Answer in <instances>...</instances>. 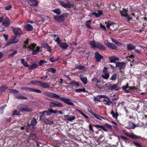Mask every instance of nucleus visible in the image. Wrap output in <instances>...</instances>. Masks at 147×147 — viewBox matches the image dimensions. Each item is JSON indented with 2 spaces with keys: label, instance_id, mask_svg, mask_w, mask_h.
<instances>
[{
  "label": "nucleus",
  "instance_id": "f257e3e1",
  "mask_svg": "<svg viewBox=\"0 0 147 147\" xmlns=\"http://www.w3.org/2000/svg\"><path fill=\"white\" fill-rule=\"evenodd\" d=\"M43 94L50 98H59V100L63 102L68 105L72 106H74V103L71 101V100L70 99L61 97L59 95L50 92H44Z\"/></svg>",
  "mask_w": 147,
  "mask_h": 147
},
{
  "label": "nucleus",
  "instance_id": "f03ea898",
  "mask_svg": "<svg viewBox=\"0 0 147 147\" xmlns=\"http://www.w3.org/2000/svg\"><path fill=\"white\" fill-rule=\"evenodd\" d=\"M89 44L93 48H98L102 50L106 49L105 47L102 44L98 41H96L94 39L92 41H90Z\"/></svg>",
  "mask_w": 147,
  "mask_h": 147
},
{
  "label": "nucleus",
  "instance_id": "7ed1b4c3",
  "mask_svg": "<svg viewBox=\"0 0 147 147\" xmlns=\"http://www.w3.org/2000/svg\"><path fill=\"white\" fill-rule=\"evenodd\" d=\"M36 46V44L34 43L31 44L28 47V49H29V50L31 51L33 50L32 53V55H36L37 54V52H39L40 47L39 46H37L36 47V49L34 50Z\"/></svg>",
  "mask_w": 147,
  "mask_h": 147
},
{
  "label": "nucleus",
  "instance_id": "20e7f679",
  "mask_svg": "<svg viewBox=\"0 0 147 147\" xmlns=\"http://www.w3.org/2000/svg\"><path fill=\"white\" fill-rule=\"evenodd\" d=\"M124 91L127 93H130L131 92H135L137 90V89L135 87L129 86L127 83L126 86H124L122 87Z\"/></svg>",
  "mask_w": 147,
  "mask_h": 147
},
{
  "label": "nucleus",
  "instance_id": "39448f33",
  "mask_svg": "<svg viewBox=\"0 0 147 147\" xmlns=\"http://www.w3.org/2000/svg\"><path fill=\"white\" fill-rule=\"evenodd\" d=\"M68 15V13H65L60 16H55L54 17V19L55 21L57 22H62L64 21L65 20V18L67 17Z\"/></svg>",
  "mask_w": 147,
  "mask_h": 147
},
{
  "label": "nucleus",
  "instance_id": "423d86ee",
  "mask_svg": "<svg viewBox=\"0 0 147 147\" xmlns=\"http://www.w3.org/2000/svg\"><path fill=\"white\" fill-rule=\"evenodd\" d=\"M49 100L52 101L49 103V106L51 108L56 107L62 108L64 107V106L62 103L59 102L55 100Z\"/></svg>",
  "mask_w": 147,
  "mask_h": 147
},
{
  "label": "nucleus",
  "instance_id": "0eeeda50",
  "mask_svg": "<svg viewBox=\"0 0 147 147\" xmlns=\"http://www.w3.org/2000/svg\"><path fill=\"white\" fill-rule=\"evenodd\" d=\"M18 108L19 110L21 111H26L27 112L32 111L31 109H29L28 106L25 105H20L18 107Z\"/></svg>",
  "mask_w": 147,
  "mask_h": 147
},
{
  "label": "nucleus",
  "instance_id": "6e6552de",
  "mask_svg": "<svg viewBox=\"0 0 147 147\" xmlns=\"http://www.w3.org/2000/svg\"><path fill=\"white\" fill-rule=\"evenodd\" d=\"M11 29L15 36H20L23 34L22 30L20 28L13 27L11 28Z\"/></svg>",
  "mask_w": 147,
  "mask_h": 147
},
{
  "label": "nucleus",
  "instance_id": "1a4fd4ad",
  "mask_svg": "<svg viewBox=\"0 0 147 147\" xmlns=\"http://www.w3.org/2000/svg\"><path fill=\"white\" fill-rule=\"evenodd\" d=\"M125 67V64L124 62H118L116 63V67L119 68V70L120 72H122V69H123Z\"/></svg>",
  "mask_w": 147,
  "mask_h": 147
},
{
  "label": "nucleus",
  "instance_id": "9d476101",
  "mask_svg": "<svg viewBox=\"0 0 147 147\" xmlns=\"http://www.w3.org/2000/svg\"><path fill=\"white\" fill-rule=\"evenodd\" d=\"M125 134V135L127 136L132 139H134L135 140L139 139H141L142 140V138L141 136H137L134 134H129L128 133H126Z\"/></svg>",
  "mask_w": 147,
  "mask_h": 147
},
{
  "label": "nucleus",
  "instance_id": "9b49d317",
  "mask_svg": "<svg viewBox=\"0 0 147 147\" xmlns=\"http://www.w3.org/2000/svg\"><path fill=\"white\" fill-rule=\"evenodd\" d=\"M95 58L96 59V62H100L101 59H104L103 57L98 51H96L95 53Z\"/></svg>",
  "mask_w": 147,
  "mask_h": 147
},
{
  "label": "nucleus",
  "instance_id": "f8f14e48",
  "mask_svg": "<svg viewBox=\"0 0 147 147\" xmlns=\"http://www.w3.org/2000/svg\"><path fill=\"white\" fill-rule=\"evenodd\" d=\"M39 114L40 115V118L44 115L47 116L50 115L51 114V109L49 108L48 111H42L40 112L39 113Z\"/></svg>",
  "mask_w": 147,
  "mask_h": 147
},
{
  "label": "nucleus",
  "instance_id": "ddd939ff",
  "mask_svg": "<svg viewBox=\"0 0 147 147\" xmlns=\"http://www.w3.org/2000/svg\"><path fill=\"white\" fill-rule=\"evenodd\" d=\"M118 86V84H116L113 85L110 84L108 87V89L111 90H115V91L118 90L120 89L119 88H117Z\"/></svg>",
  "mask_w": 147,
  "mask_h": 147
},
{
  "label": "nucleus",
  "instance_id": "4468645a",
  "mask_svg": "<svg viewBox=\"0 0 147 147\" xmlns=\"http://www.w3.org/2000/svg\"><path fill=\"white\" fill-rule=\"evenodd\" d=\"M109 60L110 61L111 63H116L117 61H119V58L116 57L114 55H113L109 57Z\"/></svg>",
  "mask_w": 147,
  "mask_h": 147
},
{
  "label": "nucleus",
  "instance_id": "2eb2a0df",
  "mask_svg": "<svg viewBox=\"0 0 147 147\" xmlns=\"http://www.w3.org/2000/svg\"><path fill=\"white\" fill-rule=\"evenodd\" d=\"M28 3L31 6L36 7L38 5L37 0H27Z\"/></svg>",
  "mask_w": 147,
  "mask_h": 147
},
{
  "label": "nucleus",
  "instance_id": "dca6fc26",
  "mask_svg": "<svg viewBox=\"0 0 147 147\" xmlns=\"http://www.w3.org/2000/svg\"><path fill=\"white\" fill-rule=\"evenodd\" d=\"M10 24V21L8 18H6L2 23L3 26H9Z\"/></svg>",
  "mask_w": 147,
  "mask_h": 147
},
{
  "label": "nucleus",
  "instance_id": "f3484780",
  "mask_svg": "<svg viewBox=\"0 0 147 147\" xmlns=\"http://www.w3.org/2000/svg\"><path fill=\"white\" fill-rule=\"evenodd\" d=\"M37 123V120L34 117L31 120V123L28 124V127H30L31 126H33V128H34V126L36 125Z\"/></svg>",
  "mask_w": 147,
  "mask_h": 147
},
{
  "label": "nucleus",
  "instance_id": "a211bd4d",
  "mask_svg": "<svg viewBox=\"0 0 147 147\" xmlns=\"http://www.w3.org/2000/svg\"><path fill=\"white\" fill-rule=\"evenodd\" d=\"M39 86L45 89L49 88L50 87L49 84L48 83L42 82L41 81Z\"/></svg>",
  "mask_w": 147,
  "mask_h": 147
},
{
  "label": "nucleus",
  "instance_id": "6ab92c4d",
  "mask_svg": "<svg viewBox=\"0 0 147 147\" xmlns=\"http://www.w3.org/2000/svg\"><path fill=\"white\" fill-rule=\"evenodd\" d=\"M15 98L19 99L27 100L28 98L24 96L21 95L19 94L14 95Z\"/></svg>",
  "mask_w": 147,
  "mask_h": 147
},
{
  "label": "nucleus",
  "instance_id": "aec40b11",
  "mask_svg": "<svg viewBox=\"0 0 147 147\" xmlns=\"http://www.w3.org/2000/svg\"><path fill=\"white\" fill-rule=\"evenodd\" d=\"M128 126L129 129H134L136 127H138V126L134 124L131 121H129L128 123Z\"/></svg>",
  "mask_w": 147,
  "mask_h": 147
},
{
  "label": "nucleus",
  "instance_id": "412c9836",
  "mask_svg": "<svg viewBox=\"0 0 147 147\" xmlns=\"http://www.w3.org/2000/svg\"><path fill=\"white\" fill-rule=\"evenodd\" d=\"M79 77L81 80L84 84L87 83V79L86 77L84 76L81 75H80Z\"/></svg>",
  "mask_w": 147,
  "mask_h": 147
},
{
  "label": "nucleus",
  "instance_id": "4be33fe9",
  "mask_svg": "<svg viewBox=\"0 0 147 147\" xmlns=\"http://www.w3.org/2000/svg\"><path fill=\"white\" fill-rule=\"evenodd\" d=\"M24 29L27 31H31L33 30V28L32 25L28 24L26 25Z\"/></svg>",
  "mask_w": 147,
  "mask_h": 147
},
{
  "label": "nucleus",
  "instance_id": "5701e85b",
  "mask_svg": "<svg viewBox=\"0 0 147 147\" xmlns=\"http://www.w3.org/2000/svg\"><path fill=\"white\" fill-rule=\"evenodd\" d=\"M139 140H133L132 142V143L136 147H142V146L141 144L140 143Z\"/></svg>",
  "mask_w": 147,
  "mask_h": 147
},
{
  "label": "nucleus",
  "instance_id": "b1692460",
  "mask_svg": "<svg viewBox=\"0 0 147 147\" xmlns=\"http://www.w3.org/2000/svg\"><path fill=\"white\" fill-rule=\"evenodd\" d=\"M93 126L96 127L98 129L101 128L104 131L106 132H108L107 129L105 128V126H104L94 124H93Z\"/></svg>",
  "mask_w": 147,
  "mask_h": 147
},
{
  "label": "nucleus",
  "instance_id": "393cba45",
  "mask_svg": "<svg viewBox=\"0 0 147 147\" xmlns=\"http://www.w3.org/2000/svg\"><path fill=\"white\" fill-rule=\"evenodd\" d=\"M93 126L96 127L98 129L101 128L104 131L106 132H108L107 129L105 128V126H104L94 124H93Z\"/></svg>",
  "mask_w": 147,
  "mask_h": 147
},
{
  "label": "nucleus",
  "instance_id": "a878e982",
  "mask_svg": "<svg viewBox=\"0 0 147 147\" xmlns=\"http://www.w3.org/2000/svg\"><path fill=\"white\" fill-rule=\"evenodd\" d=\"M70 86H76L78 87L80 86V84L78 82H76L75 80H73L69 83Z\"/></svg>",
  "mask_w": 147,
  "mask_h": 147
},
{
  "label": "nucleus",
  "instance_id": "bb28decb",
  "mask_svg": "<svg viewBox=\"0 0 147 147\" xmlns=\"http://www.w3.org/2000/svg\"><path fill=\"white\" fill-rule=\"evenodd\" d=\"M64 117L68 120L69 121H71L72 120H74L76 117L74 116H70L69 115H64Z\"/></svg>",
  "mask_w": 147,
  "mask_h": 147
},
{
  "label": "nucleus",
  "instance_id": "cd10ccee",
  "mask_svg": "<svg viewBox=\"0 0 147 147\" xmlns=\"http://www.w3.org/2000/svg\"><path fill=\"white\" fill-rule=\"evenodd\" d=\"M59 45L60 47L63 49H66L69 46L65 42L61 43Z\"/></svg>",
  "mask_w": 147,
  "mask_h": 147
},
{
  "label": "nucleus",
  "instance_id": "c85d7f7f",
  "mask_svg": "<svg viewBox=\"0 0 147 147\" xmlns=\"http://www.w3.org/2000/svg\"><path fill=\"white\" fill-rule=\"evenodd\" d=\"M8 88V87L6 85H2L0 86V94L2 93L3 92L5 91Z\"/></svg>",
  "mask_w": 147,
  "mask_h": 147
},
{
  "label": "nucleus",
  "instance_id": "c756f323",
  "mask_svg": "<svg viewBox=\"0 0 147 147\" xmlns=\"http://www.w3.org/2000/svg\"><path fill=\"white\" fill-rule=\"evenodd\" d=\"M135 47L132 44H128L127 45V49L128 51H131L135 49Z\"/></svg>",
  "mask_w": 147,
  "mask_h": 147
},
{
  "label": "nucleus",
  "instance_id": "7c9ffc66",
  "mask_svg": "<svg viewBox=\"0 0 147 147\" xmlns=\"http://www.w3.org/2000/svg\"><path fill=\"white\" fill-rule=\"evenodd\" d=\"M127 11L126 9L123 8L122 10L120 11L121 15L123 16L126 17L128 15Z\"/></svg>",
  "mask_w": 147,
  "mask_h": 147
},
{
  "label": "nucleus",
  "instance_id": "2f4dec72",
  "mask_svg": "<svg viewBox=\"0 0 147 147\" xmlns=\"http://www.w3.org/2000/svg\"><path fill=\"white\" fill-rule=\"evenodd\" d=\"M10 40L13 44L16 43L19 41V40L17 38L16 36L15 35Z\"/></svg>",
  "mask_w": 147,
  "mask_h": 147
},
{
  "label": "nucleus",
  "instance_id": "473e14b6",
  "mask_svg": "<svg viewBox=\"0 0 147 147\" xmlns=\"http://www.w3.org/2000/svg\"><path fill=\"white\" fill-rule=\"evenodd\" d=\"M75 69H78L79 70L84 69L85 68V66L81 65H75Z\"/></svg>",
  "mask_w": 147,
  "mask_h": 147
},
{
  "label": "nucleus",
  "instance_id": "72a5a7b5",
  "mask_svg": "<svg viewBox=\"0 0 147 147\" xmlns=\"http://www.w3.org/2000/svg\"><path fill=\"white\" fill-rule=\"evenodd\" d=\"M45 122V123L46 124H54V123L53 121H51L48 118L46 119H45V120L43 121Z\"/></svg>",
  "mask_w": 147,
  "mask_h": 147
},
{
  "label": "nucleus",
  "instance_id": "f704fd0d",
  "mask_svg": "<svg viewBox=\"0 0 147 147\" xmlns=\"http://www.w3.org/2000/svg\"><path fill=\"white\" fill-rule=\"evenodd\" d=\"M110 113L112 115L113 117L115 119H117L119 116V114L117 112L115 113L113 110H112Z\"/></svg>",
  "mask_w": 147,
  "mask_h": 147
},
{
  "label": "nucleus",
  "instance_id": "c9c22d12",
  "mask_svg": "<svg viewBox=\"0 0 147 147\" xmlns=\"http://www.w3.org/2000/svg\"><path fill=\"white\" fill-rule=\"evenodd\" d=\"M30 83L33 85L39 86L41 81L32 80L30 82Z\"/></svg>",
  "mask_w": 147,
  "mask_h": 147
},
{
  "label": "nucleus",
  "instance_id": "e433bc0d",
  "mask_svg": "<svg viewBox=\"0 0 147 147\" xmlns=\"http://www.w3.org/2000/svg\"><path fill=\"white\" fill-rule=\"evenodd\" d=\"M110 44L109 46L108 47L109 48L111 49L114 50H117V46L115 45L113 43H111V44Z\"/></svg>",
  "mask_w": 147,
  "mask_h": 147
},
{
  "label": "nucleus",
  "instance_id": "4c0bfd02",
  "mask_svg": "<svg viewBox=\"0 0 147 147\" xmlns=\"http://www.w3.org/2000/svg\"><path fill=\"white\" fill-rule=\"evenodd\" d=\"M38 67V65L34 63L30 67H29L28 69L29 70H32L37 68Z\"/></svg>",
  "mask_w": 147,
  "mask_h": 147
},
{
  "label": "nucleus",
  "instance_id": "58836bf2",
  "mask_svg": "<svg viewBox=\"0 0 147 147\" xmlns=\"http://www.w3.org/2000/svg\"><path fill=\"white\" fill-rule=\"evenodd\" d=\"M21 62L24 66L26 67H28L30 66L28 64L27 62L25 61V60L23 59H21Z\"/></svg>",
  "mask_w": 147,
  "mask_h": 147
},
{
  "label": "nucleus",
  "instance_id": "ea45409f",
  "mask_svg": "<svg viewBox=\"0 0 147 147\" xmlns=\"http://www.w3.org/2000/svg\"><path fill=\"white\" fill-rule=\"evenodd\" d=\"M109 101L105 99H104L103 100V101L105 105H107L108 106H109L111 105L110 103L112 104V102L110 100H108Z\"/></svg>",
  "mask_w": 147,
  "mask_h": 147
},
{
  "label": "nucleus",
  "instance_id": "a19ab883",
  "mask_svg": "<svg viewBox=\"0 0 147 147\" xmlns=\"http://www.w3.org/2000/svg\"><path fill=\"white\" fill-rule=\"evenodd\" d=\"M104 73V74L102 75V77L105 79H107L109 77V74L106 72Z\"/></svg>",
  "mask_w": 147,
  "mask_h": 147
},
{
  "label": "nucleus",
  "instance_id": "79ce46f5",
  "mask_svg": "<svg viewBox=\"0 0 147 147\" xmlns=\"http://www.w3.org/2000/svg\"><path fill=\"white\" fill-rule=\"evenodd\" d=\"M93 115L96 118V119H99V120H101V119L102 118L104 119H105V118L101 116H100V115H98L97 114H96V113H93Z\"/></svg>",
  "mask_w": 147,
  "mask_h": 147
},
{
  "label": "nucleus",
  "instance_id": "37998d69",
  "mask_svg": "<svg viewBox=\"0 0 147 147\" xmlns=\"http://www.w3.org/2000/svg\"><path fill=\"white\" fill-rule=\"evenodd\" d=\"M111 40L113 42H114L118 46H120L122 45H123L121 43L118 42L117 40L112 38H111Z\"/></svg>",
  "mask_w": 147,
  "mask_h": 147
},
{
  "label": "nucleus",
  "instance_id": "c03bdc74",
  "mask_svg": "<svg viewBox=\"0 0 147 147\" xmlns=\"http://www.w3.org/2000/svg\"><path fill=\"white\" fill-rule=\"evenodd\" d=\"M30 92H34L40 93L42 92L41 91L38 89H36L34 88H31Z\"/></svg>",
  "mask_w": 147,
  "mask_h": 147
},
{
  "label": "nucleus",
  "instance_id": "a18cd8bd",
  "mask_svg": "<svg viewBox=\"0 0 147 147\" xmlns=\"http://www.w3.org/2000/svg\"><path fill=\"white\" fill-rule=\"evenodd\" d=\"M93 125H92L91 124H89L88 125V127L89 128V131L90 132L92 133H94V130L93 129Z\"/></svg>",
  "mask_w": 147,
  "mask_h": 147
},
{
  "label": "nucleus",
  "instance_id": "49530a36",
  "mask_svg": "<svg viewBox=\"0 0 147 147\" xmlns=\"http://www.w3.org/2000/svg\"><path fill=\"white\" fill-rule=\"evenodd\" d=\"M52 11L55 13H56L57 15H59L61 13L60 10L59 8L53 10Z\"/></svg>",
  "mask_w": 147,
  "mask_h": 147
},
{
  "label": "nucleus",
  "instance_id": "de8ad7c7",
  "mask_svg": "<svg viewBox=\"0 0 147 147\" xmlns=\"http://www.w3.org/2000/svg\"><path fill=\"white\" fill-rule=\"evenodd\" d=\"M117 79V74L116 73H114L111 78H110V80H115Z\"/></svg>",
  "mask_w": 147,
  "mask_h": 147
},
{
  "label": "nucleus",
  "instance_id": "09e8293b",
  "mask_svg": "<svg viewBox=\"0 0 147 147\" xmlns=\"http://www.w3.org/2000/svg\"><path fill=\"white\" fill-rule=\"evenodd\" d=\"M97 96H98L99 98H106L107 100H110V98L106 95H99Z\"/></svg>",
  "mask_w": 147,
  "mask_h": 147
},
{
  "label": "nucleus",
  "instance_id": "8fccbe9b",
  "mask_svg": "<svg viewBox=\"0 0 147 147\" xmlns=\"http://www.w3.org/2000/svg\"><path fill=\"white\" fill-rule=\"evenodd\" d=\"M12 51H13V52L11 53L9 55V58L14 56L17 53V51L16 50H13Z\"/></svg>",
  "mask_w": 147,
  "mask_h": 147
},
{
  "label": "nucleus",
  "instance_id": "3c124183",
  "mask_svg": "<svg viewBox=\"0 0 147 147\" xmlns=\"http://www.w3.org/2000/svg\"><path fill=\"white\" fill-rule=\"evenodd\" d=\"M47 70L48 71L51 72L52 74L55 73L56 71V69L54 68H49Z\"/></svg>",
  "mask_w": 147,
  "mask_h": 147
},
{
  "label": "nucleus",
  "instance_id": "603ef678",
  "mask_svg": "<svg viewBox=\"0 0 147 147\" xmlns=\"http://www.w3.org/2000/svg\"><path fill=\"white\" fill-rule=\"evenodd\" d=\"M7 105H5L0 107V114H2L3 113V111L4 109L7 107Z\"/></svg>",
  "mask_w": 147,
  "mask_h": 147
},
{
  "label": "nucleus",
  "instance_id": "864d4df0",
  "mask_svg": "<svg viewBox=\"0 0 147 147\" xmlns=\"http://www.w3.org/2000/svg\"><path fill=\"white\" fill-rule=\"evenodd\" d=\"M73 6L74 5L73 4H71L69 2H68L67 3H66L65 8H70L71 7H73Z\"/></svg>",
  "mask_w": 147,
  "mask_h": 147
},
{
  "label": "nucleus",
  "instance_id": "5fc2aeb1",
  "mask_svg": "<svg viewBox=\"0 0 147 147\" xmlns=\"http://www.w3.org/2000/svg\"><path fill=\"white\" fill-rule=\"evenodd\" d=\"M8 90L9 91V92L10 93H12L15 94L19 92V91L16 90L9 89Z\"/></svg>",
  "mask_w": 147,
  "mask_h": 147
},
{
  "label": "nucleus",
  "instance_id": "6e6d98bb",
  "mask_svg": "<svg viewBox=\"0 0 147 147\" xmlns=\"http://www.w3.org/2000/svg\"><path fill=\"white\" fill-rule=\"evenodd\" d=\"M30 138H32V140H34L36 138V136L34 134H33L32 133H30L29 135Z\"/></svg>",
  "mask_w": 147,
  "mask_h": 147
},
{
  "label": "nucleus",
  "instance_id": "4d7b16f0",
  "mask_svg": "<svg viewBox=\"0 0 147 147\" xmlns=\"http://www.w3.org/2000/svg\"><path fill=\"white\" fill-rule=\"evenodd\" d=\"M20 89L22 90H24L30 92L31 88L27 87H24L20 88Z\"/></svg>",
  "mask_w": 147,
  "mask_h": 147
},
{
  "label": "nucleus",
  "instance_id": "13d9d810",
  "mask_svg": "<svg viewBox=\"0 0 147 147\" xmlns=\"http://www.w3.org/2000/svg\"><path fill=\"white\" fill-rule=\"evenodd\" d=\"M55 41L57 42L58 44H60L61 42V41L60 40V38L59 37H57Z\"/></svg>",
  "mask_w": 147,
  "mask_h": 147
},
{
  "label": "nucleus",
  "instance_id": "bf43d9fd",
  "mask_svg": "<svg viewBox=\"0 0 147 147\" xmlns=\"http://www.w3.org/2000/svg\"><path fill=\"white\" fill-rule=\"evenodd\" d=\"M47 62V61H46L44 60H40L39 62V65H42L43 63H46Z\"/></svg>",
  "mask_w": 147,
  "mask_h": 147
},
{
  "label": "nucleus",
  "instance_id": "052dcab7",
  "mask_svg": "<svg viewBox=\"0 0 147 147\" xmlns=\"http://www.w3.org/2000/svg\"><path fill=\"white\" fill-rule=\"evenodd\" d=\"M47 118L45 115H44L42 116L40 118V120H41L42 121H44V120L47 119Z\"/></svg>",
  "mask_w": 147,
  "mask_h": 147
},
{
  "label": "nucleus",
  "instance_id": "680f3d73",
  "mask_svg": "<svg viewBox=\"0 0 147 147\" xmlns=\"http://www.w3.org/2000/svg\"><path fill=\"white\" fill-rule=\"evenodd\" d=\"M11 5H9L5 7V9L8 10L11 9Z\"/></svg>",
  "mask_w": 147,
  "mask_h": 147
},
{
  "label": "nucleus",
  "instance_id": "e2e57ef3",
  "mask_svg": "<svg viewBox=\"0 0 147 147\" xmlns=\"http://www.w3.org/2000/svg\"><path fill=\"white\" fill-rule=\"evenodd\" d=\"M98 96H95L94 98V100L95 101H97L99 102H100L101 101L100 98H98Z\"/></svg>",
  "mask_w": 147,
  "mask_h": 147
},
{
  "label": "nucleus",
  "instance_id": "0e129e2a",
  "mask_svg": "<svg viewBox=\"0 0 147 147\" xmlns=\"http://www.w3.org/2000/svg\"><path fill=\"white\" fill-rule=\"evenodd\" d=\"M105 126L109 129L111 128L112 127V126H111L110 125H109L108 123H105Z\"/></svg>",
  "mask_w": 147,
  "mask_h": 147
},
{
  "label": "nucleus",
  "instance_id": "69168bd1",
  "mask_svg": "<svg viewBox=\"0 0 147 147\" xmlns=\"http://www.w3.org/2000/svg\"><path fill=\"white\" fill-rule=\"evenodd\" d=\"M12 44H13V43L10 39L6 43V44L5 45V46L6 47H7Z\"/></svg>",
  "mask_w": 147,
  "mask_h": 147
},
{
  "label": "nucleus",
  "instance_id": "338daca9",
  "mask_svg": "<svg viewBox=\"0 0 147 147\" xmlns=\"http://www.w3.org/2000/svg\"><path fill=\"white\" fill-rule=\"evenodd\" d=\"M92 15H94L96 17V18H99L100 17V15L98 13H97L95 12H93L92 13Z\"/></svg>",
  "mask_w": 147,
  "mask_h": 147
},
{
  "label": "nucleus",
  "instance_id": "774afa93",
  "mask_svg": "<svg viewBox=\"0 0 147 147\" xmlns=\"http://www.w3.org/2000/svg\"><path fill=\"white\" fill-rule=\"evenodd\" d=\"M58 110L55 109L54 110L53 109H51V114L52 113L56 114L58 112Z\"/></svg>",
  "mask_w": 147,
  "mask_h": 147
}]
</instances>
